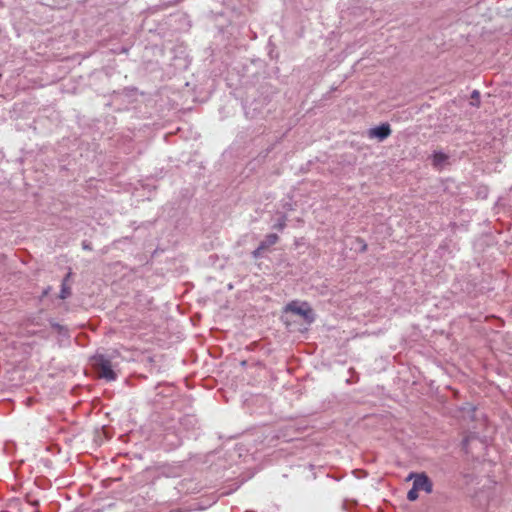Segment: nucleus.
<instances>
[{"label":"nucleus","instance_id":"nucleus-1","mask_svg":"<svg viewBox=\"0 0 512 512\" xmlns=\"http://www.w3.org/2000/svg\"><path fill=\"white\" fill-rule=\"evenodd\" d=\"M91 361L99 378L105 379L106 381L116 380L117 374L114 371L116 365L109 356L96 354L91 358Z\"/></svg>","mask_w":512,"mask_h":512},{"label":"nucleus","instance_id":"nucleus-2","mask_svg":"<svg viewBox=\"0 0 512 512\" xmlns=\"http://www.w3.org/2000/svg\"><path fill=\"white\" fill-rule=\"evenodd\" d=\"M407 481L413 480L414 490L423 491L427 494L433 492V482L425 473L412 472L406 478Z\"/></svg>","mask_w":512,"mask_h":512},{"label":"nucleus","instance_id":"nucleus-3","mask_svg":"<svg viewBox=\"0 0 512 512\" xmlns=\"http://www.w3.org/2000/svg\"><path fill=\"white\" fill-rule=\"evenodd\" d=\"M286 310L302 316L308 322L313 321L312 310L307 303L291 302L287 305Z\"/></svg>","mask_w":512,"mask_h":512},{"label":"nucleus","instance_id":"nucleus-4","mask_svg":"<svg viewBox=\"0 0 512 512\" xmlns=\"http://www.w3.org/2000/svg\"><path fill=\"white\" fill-rule=\"evenodd\" d=\"M391 134V129L389 124H382L375 128L370 129L369 136L376 137L380 141L386 139Z\"/></svg>","mask_w":512,"mask_h":512},{"label":"nucleus","instance_id":"nucleus-5","mask_svg":"<svg viewBox=\"0 0 512 512\" xmlns=\"http://www.w3.org/2000/svg\"><path fill=\"white\" fill-rule=\"evenodd\" d=\"M448 160V156L442 152H435L432 156V164L437 169H442Z\"/></svg>","mask_w":512,"mask_h":512},{"label":"nucleus","instance_id":"nucleus-6","mask_svg":"<svg viewBox=\"0 0 512 512\" xmlns=\"http://www.w3.org/2000/svg\"><path fill=\"white\" fill-rule=\"evenodd\" d=\"M279 240V237L277 234H268L265 239L260 243V249H268L270 246H273L276 244Z\"/></svg>","mask_w":512,"mask_h":512},{"label":"nucleus","instance_id":"nucleus-7","mask_svg":"<svg viewBox=\"0 0 512 512\" xmlns=\"http://www.w3.org/2000/svg\"><path fill=\"white\" fill-rule=\"evenodd\" d=\"M286 226V217L282 216L278 219V221L272 226L274 229L283 230Z\"/></svg>","mask_w":512,"mask_h":512},{"label":"nucleus","instance_id":"nucleus-8","mask_svg":"<svg viewBox=\"0 0 512 512\" xmlns=\"http://www.w3.org/2000/svg\"><path fill=\"white\" fill-rule=\"evenodd\" d=\"M407 499L409 501H415V500L418 499V491L414 490L413 486H412V488L407 493Z\"/></svg>","mask_w":512,"mask_h":512},{"label":"nucleus","instance_id":"nucleus-9","mask_svg":"<svg viewBox=\"0 0 512 512\" xmlns=\"http://www.w3.org/2000/svg\"><path fill=\"white\" fill-rule=\"evenodd\" d=\"M70 293H71L70 289L63 283L61 293H60V298L66 299L70 295Z\"/></svg>","mask_w":512,"mask_h":512},{"label":"nucleus","instance_id":"nucleus-10","mask_svg":"<svg viewBox=\"0 0 512 512\" xmlns=\"http://www.w3.org/2000/svg\"><path fill=\"white\" fill-rule=\"evenodd\" d=\"M265 249H260V245L258 246L257 249H255L253 252H252V256L257 259L259 258L261 255H262V252L264 251Z\"/></svg>","mask_w":512,"mask_h":512},{"label":"nucleus","instance_id":"nucleus-11","mask_svg":"<svg viewBox=\"0 0 512 512\" xmlns=\"http://www.w3.org/2000/svg\"><path fill=\"white\" fill-rule=\"evenodd\" d=\"M52 326H53L55 329H57V330H58V332H59L60 334L65 335V334H66V332H67V330H66L64 327H62L61 325H59V324H53Z\"/></svg>","mask_w":512,"mask_h":512},{"label":"nucleus","instance_id":"nucleus-12","mask_svg":"<svg viewBox=\"0 0 512 512\" xmlns=\"http://www.w3.org/2000/svg\"><path fill=\"white\" fill-rule=\"evenodd\" d=\"M480 97V93L477 90H474L471 94L472 100H478Z\"/></svg>","mask_w":512,"mask_h":512},{"label":"nucleus","instance_id":"nucleus-13","mask_svg":"<svg viewBox=\"0 0 512 512\" xmlns=\"http://www.w3.org/2000/svg\"><path fill=\"white\" fill-rule=\"evenodd\" d=\"M360 249L363 251L366 249V244L363 241H359Z\"/></svg>","mask_w":512,"mask_h":512}]
</instances>
